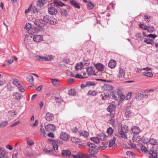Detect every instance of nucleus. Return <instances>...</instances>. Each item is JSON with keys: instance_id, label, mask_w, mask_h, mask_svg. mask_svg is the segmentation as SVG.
Returning <instances> with one entry per match:
<instances>
[{"instance_id": "nucleus-52", "label": "nucleus", "mask_w": 158, "mask_h": 158, "mask_svg": "<svg viewBox=\"0 0 158 158\" xmlns=\"http://www.w3.org/2000/svg\"><path fill=\"white\" fill-rule=\"evenodd\" d=\"M143 34L144 35H145L146 36H148L149 37H151L153 39L155 38L157 36V35H156L153 34H150L147 35L145 34L144 32H143Z\"/></svg>"}, {"instance_id": "nucleus-19", "label": "nucleus", "mask_w": 158, "mask_h": 158, "mask_svg": "<svg viewBox=\"0 0 158 158\" xmlns=\"http://www.w3.org/2000/svg\"><path fill=\"white\" fill-rule=\"evenodd\" d=\"M13 95L14 96V98L18 100H20L22 97L21 94L19 93L14 92Z\"/></svg>"}, {"instance_id": "nucleus-60", "label": "nucleus", "mask_w": 158, "mask_h": 158, "mask_svg": "<svg viewBox=\"0 0 158 158\" xmlns=\"http://www.w3.org/2000/svg\"><path fill=\"white\" fill-rule=\"evenodd\" d=\"M6 86L7 87L8 89L10 91L12 90V89L13 88L12 86H11L10 85V84L9 83H7Z\"/></svg>"}, {"instance_id": "nucleus-24", "label": "nucleus", "mask_w": 158, "mask_h": 158, "mask_svg": "<svg viewBox=\"0 0 158 158\" xmlns=\"http://www.w3.org/2000/svg\"><path fill=\"white\" fill-rule=\"evenodd\" d=\"M129 131V128L128 126L126 125H122L121 126V131L125 132H127Z\"/></svg>"}, {"instance_id": "nucleus-36", "label": "nucleus", "mask_w": 158, "mask_h": 158, "mask_svg": "<svg viewBox=\"0 0 158 158\" xmlns=\"http://www.w3.org/2000/svg\"><path fill=\"white\" fill-rule=\"evenodd\" d=\"M35 57L39 60L41 61H46L45 56H43L37 55L35 56Z\"/></svg>"}, {"instance_id": "nucleus-58", "label": "nucleus", "mask_w": 158, "mask_h": 158, "mask_svg": "<svg viewBox=\"0 0 158 158\" xmlns=\"http://www.w3.org/2000/svg\"><path fill=\"white\" fill-rule=\"evenodd\" d=\"M53 146L55 152H58V147L57 145L55 144V143H53Z\"/></svg>"}, {"instance_id": "nucleus-47", "label": "nucleus", "mask_w": 158, "mask_h": 158, "mask_svg": "<svg viewBox=\"0 0 158 158\" xmlns=\"http://www.w3.org/2000/svg\"><path fill=\"white\" fill-rule=\"evenodd\" d=\"M142 70H145L146 71H150L151 70V69L148 68V67H147L146 68H143L142 69H140L139 68H137V70L136 71L137 72H139Z\"/></svg>"}, {"instance_id": "nucleus-7", "label": "nucleus", "mask_w": 158, "mask_h": 158, "mask_svg": "<svg viewBox=\"0 0 158 158\" xmlns=\"http://www.w3.org/2000/svg\"><path fill=\"white\" fill-rule=\"evenodd\" d=\"M48 11L50 15H55L57 14L58 11L55 7L51 6L49 7Z\"/></svg>"}, {"instance_id": "nucleus-12", "label": "nucleus", "mask_w": 158, "mask_h": 158, "mask_svg": "<svg viewBox=\"0 0 158 158\" xmlns=\"http://www.w3.org/2000/svg\"><path fill=\"white\" fill-rule=\"evenodd\" d=\"M33 40L35 42H39L43 41V38L42 36L40 35H35L34 36Z\"/></svg>"}, {"instance_id": "nucleus-64", "label": "nucleus", "mask_w": 158, "mask_h": 158, "mask_svg": "<svg viewBox=\"0 0 158 158\" xmlns=\"http://www.w3.org/2000/svg\"><path fill=\"white\" fill-rule=\"evenodd\" d=\"M135 36L139 38H142L143 37L142 36V34H141V33H137L135 34Z\"/></svg>"}, {"instance_id": "nucleus-27", "label": "nucleus", "mask_w": 158, "mask_h": 158, "mask_svg": "<svg viewBox=\"0 0 158 158\" xmlns=\"http://www.w3.org/2000/svg\"><path fill=\"white\" fill-rule=\"evenodd\" d=\"M100 141L101 140H105L106 139V136L105 135L102 133L98 134L97 135Z\"/></svg>"}, {"instance_id": "nucleus-11", "label": "nucleus", "mask_w": 158, "mask_h": 158, "mask_svg": "<svg viewBox=\"0 0 158 158\" xmlns=\"http://www.w3.org/2000/svg\"><path fill=\"white\" fill-rule=\"evenodd\" d=\"M48 0H38L37 2V5L40 7H43Z\"/></svg>"}, {"instance_id": "nucleus-63", "label": "nucleus", "mask_w": 158, "mask_h": 158, "mask_svg": "<svg viewBox=\"0 0 158 158\" xmlns=\"http://www.w3.org/2000/svg\"><path fill=\"white\" fill-rule=\"evenodd\" d=\"M27 143L28 145L30 146L34 144V141L31 140H30V141H27Z\"/></svg>"}, {"instance_id": "nucleus-29", "label": "nucleus", "mask_w": 158, "mask_h": 158, "mask_svg": "<svg viewBox=\"0 0 158 158\" xmlns=\"http://www.w3.org/2000/svg\"><path fill=\"white\" fill-rule=\"evenodd\" d=\"M149 142L150 144L152 145H156L158 143L157 140L152 138H150Z\"/></svg>"}, {"instance_id": "nucleus-42", "label": "nucleus", "mask_w": 158, "mask_h": 158, "mask_svg": "<svg viewBox=\"0 0 158 158\" xmlns=\"http://www.w3.org/2000/svg\"><path fill=\"white\" fill-rule=\"evenodd\" d=\"M46 61H50L53 59L52 55H48L45 56Z\"/></svg>"}, {"instance_id": "nucleus-55", "label": "nucleus", "mask_w": 158, "mask_h": 158, "mask_svg": "<svg viewBox=\"0 0 158 158\" xmlns=\"http://www.w3.org/2000/svg\"><path fill=\"white\" fill-rule=\"evenodd\" d=\"M144 20L146 22H148L150 21L151 17L150 16H148L147 15H144Z\"/></svg>"}, {"instance_id": "nucleus-54", "label": "nucleus", "mask_w": 158, "mask_h": 158, "mask_svg": "<svg viewBox=\"0 0 158 158\" xmlns=\"http://www.w3.org/2000/svg\"><path fill=\"white\" fill-rule=\"evenodd\" d=\"M113 130L112 128L110 127L107 130L106 132L109 135H111L113 133Z\"/></svg>"}, {"instance_id": "nucleus-17", "label": "nucleus", "mask_w": 158, "mask_h": 158, "mask_svg": "<svg viewBox=\"0 0 158 158\" xmlns=\"http://www.w3.org/2000/svg\"><path fill=\"white\" fill-rule=\"evenodd\" d=\"M87 72L89 75H96L93 68L91 67H88L87 68Z\"/></svg>"}, {"instance_id": "nucleus-1", "label": "nucleus", "mask_w": 158, "mask_h": 158, "mask_svg": "<svg viewBox=\"0 0 158 158\" xmlns=\"http://www.w3.org/2000/svg\"><path fill=\"white\" fill-rule=\"evenodd\" d=\"M43 20L44 22L50 24H54L56 23L57 20L53 17L46 15L44 16Z\"/></svg>"}, {"instance_id": "nucleus-30", "label": "nucleus", "mask_w": 158, "mask_h": 158, "mask_svg": "<svg viewBox=\"0 0 158 158\" xmlns=\"http://www.w3.org/2000/svg\"><path fill=\"white\" fill-rule=\"evenodd\" d=\"M104 88L107 91H110L113 89V87L108 84H106L104 85Z\"/></svg>"}, {"instance_id": "nucleus-5", "label": "nucleus", "mask_w": 158, "mask_h": 158, "mask_svg": "<svg viewBox=\"0 0 158 158\" xmlns=\"http://www.w3.org/2000/svg\"><path fill=\"white\" fill-rule=\"evenodd\" d=\"M117 77L121 80H124L125 78V70L122 69H120Z\"/></svg>"}, {"instance_id": "nucleus-41", "label": "nucleus", "mask_w": 158, "mask_h": 158, "mask_svg": "<svg viewBox=\"0 0 158 158\" xmlns=\"http://www.w3.org/2000/svg\"><path fill=\"white\" fill-rule=\"evenodd\" d=\"M76 91L74 89H72L69 91V95L74 96L76 94Z\"/></svg>"}, {"instance_id": "nucleus-37", "label": "nucleus", "mask_w": 158, "mask_h": 158, "mask_svg": "<svg viewBox=\"0 0 158 158\" xmlns=\"http://www.w3.org/2000/svg\"><path fill=\"white\" fill-rule=\"evenodd\" d=\"M27 81L31 84H32L33 83L34 78L32 76L29 75L27 77Z\"/></svg>"}, {"instance_id": "nucleus-33", "label": "nucleus", "mask_w": 158, "mask_h": 158, "mask_svg": "<svg viewBox=\"0 0 158 158\" xmlns=\"http://www.w3.org/2000/svg\"><path fill=\"white\" fill-rule=\"evenodd\" d=\"M90 139L92 141L94 142L95 143H98L100 142V140L98 136L91 137Z\"/></svg>"}, {"instance_id": "nucleus-18", "label": "nucleus", "mask_w": 158, "mask_h": 158, "mask_svg": "<svg viewBox=\"0 0 158 158\" xmlns=\"http://www.w3.org/2000/svg\"><path fill=\"white\" fill-rule=\"evenodd\" d=\"M116 65V61L113 60H110L108 63V66L111 69L114 68Z\"/></svg>"}, {"instance_id": "nucleus-26", "label": "nucleus", "mask_w": 158, "mask_h": 158, "mask_svg": "<svg viewBox=\"0 0 158 158\" xmlns=\"http://www.w3.org/2000/svg\"><path fill=\"white\" fill-rule=\"evenodd\" d=\"M88 152L92 155L97 154L98 152V151L96 148H89Z\"/></svg>"}, {"instance_id": "nucleus-34", "label": "nucleus", "mask_w": 158, "mask_h": 158, "mask_svg": "<svg viewBox=\"0 0 158 158\" xmlns=\"http://www.w3.org/2000/svg\"><path fill=\"white\" fill-rule=\"evenodd\" d=\"M144 42L148 44H154V41L152 39L145 38Z\"/></svg>"}, {"instance_id": "nucleus-10", "label": "nucleus", "mask_w": 158, "mask_h": 158, "mask_svg": "<svg viewBox=\"0 0 158 158\" xmlns=\"http://www.w3.org/2000/svg\"><path fill=\"white\" fill-rule=\"evenodd\" d=\"M131 108V106H127L126 107V111L125 112V116L126 118H129L130 116H131V111L130 110H129V108Z\"/></svg>"}, {"instance_id": "nucleus-56", "label": "nucleus", "mask_w": 158, "mask_h": 158, "mask_svg": "<svg viewBox=\"0 0 158 158\" xmlns=\"http://www.w3.org/2000/svg\"><path fill=\"white\" fill-rule=\"evenodd\" d=\"M17 87L19 89V90L20 92H23L25 91L24 88L21 84L19 85Z\"/></svg>"}, {"instance_id": "nucleus-45", "label": "nucleus", "mask_w": 158, "mask_h": 158, "mask_svg": "<svg viewBox=\"0 0 158 158\" xmlns=\"http://www.w3.org/2000/svg\"><path fill=\"white\" fill-rule=\"evenodd\" d=\"M71 141L74 143H79L80 141V140L78 138L75 137H73L71 138Z\"/></svg>"}, {"instance_id": "nucleus-8", "label": "nucleus", "mask_w": 158, "mask_h": 158, "mask_svg": "<svg viewBox=\"0 0 158 158\" xmlns=\"http://www.w3.org/2000/svg\"><path fill=\"white\" fill-rule=\"evenodd\" d=\"M52 4L55 6H65V4L59 0H54Z\"/></svg>"}, {"instance_id": "nucleus-23", "label": "nucleus", "mask_w": 158, "mask_h": 158, "mask_svg": "<svg viewBox=\"0 0 158 158\" xmlns=\"http://www.w3.org/2000/svg\"><path fill=\"white\" fill-rule=\"evenodd\" d=\"M116 108V106L115 105L113 104H111L107 108V110L110 112H111L112 111H114Z\"/></svg>"}, {"instance_id": "nucleus-22", "label": "nucleus", "mask_w": 158, "mask_h": 158, "mask_svg": "<svg viewBox=\"0 0 158 158\" xmlns=\"http://www.w3.org/2000/svg\"><path fill=\"white\" fill-rule=\"evenodd\" d=\"M126 132L122 131H119L118 132V136L120 137L123 138L125 139L127 138V135L126 134Z\"/></svg>"}, {"instance_id": "nucleus-2", "label": "nucleus", "mask_w": 158, "mask_h": 158, "mask_svg": "<svg viewBox=\"0 0 158 158\" xmlns=\"http://www.w3.org/2000/svg\"><path fill=\"white\" fill-rule=\"evenodd\" d=\"M24 29L28 31L29 34H33L35 33L38 31V29L35 28H32L31 27V25L29 23H27L24 27Z\"/></svg>"}, {"instance_id": "nucleus-46", "label": "nucleus", "mask_w": 158, "mask_h": 158, "mask_svg": "<svg viewBox=\"0 0 158 158\" xmlns=\"http://www.w3.org/2000/svg\"><path fill=\"white\" fill-rule=\"evenodd\" d=\"M61 15L62 16L66 17L68 15V12L67 10L63 9L60 11Z\"/></svg>"}, {"instance_id": "nucleus-3", "label": "nucleus", "mask_w": 158, "mask_h": 158, "mask_svg": "<svg viewBox=\"0 0 158 158\" xmlns=\"http://www.w3.org/2000/svg\"><path fill=\"white\" fill-rule=\"evenodd\" d=\"M35 24L39 27H42L45 25V23L44 20L42 19H36L34 22Z\"/></svg>"}, {"instance_id": "nucleus-62", "label": "nucleus", "mask_w": 158, "mask_h": 158, "mask_svg": "<svg viewBox=\"0 0 158 158\" xmlns=\"http://www.w3.org/2000/svg\"><path fill=\"white\" fill-rule=\"evenodd\" d=\"M21 123L20 121H18L17 122H16L15 123H14L12 124L10 126V127H12L17 125L18 124L20 123Z\"/></svg>"}, {"instance_id": "nucleus-4", "label": "nucleus", "mask_w": 158, "mask_h": 158, "mask_svg": "<svg viewBox=\"0 0 158 158\" xmlns=\"http://www.w3.org/2000/svg\"><path fill=\"white\" fill-rule=\"evenodd\" d=\"M69 135L65 132H62L60 134V138L64 141L68 140L69 139Z\"/></svg>"}, {"instance_id": "nucleus-35", "label": "nucleus", "mask_w": 158, "mask_h": 158, "mask_svg": "<svg viewBox=\"0 0 158 158\" xmlns=\"http://www.w3.org/2000/svg\"><path fill=\"white\" fill-rule=\"evenodd\" d=\"M147 71L143 73V75L144 76H147L148 77H152L153 75V73L151 72H149V71Z\"/></svg>"}, {"instance_id": "nucleus-61", "label": "nucleus", "mask_w": 158, "mask_h": 158, "mask_svg": "<svg viewBox=\"0 0 158 158\" xmlns=\"http://www.w3.org/2000/svg\"><path fill=\"white\" fill-rule=\"evenodd\" d=\"M85 154L82 153H79L78 155L79 158H84Z\"/></svg>"}, {"instance_id": "nucleus-31", "label": "nucleus", "mask_w": 158, "mask_h": 158, "mask_svg": "<svg viewBox=\"0 0 158 158\" xmlns=\"http://www.w3.org/2000/svg\"><path fill=\"white\" fill-rule=\"evenodd\" d=\"M101 96H102V99L103 100L108 99L110 97L109 94L107 93H105L103 94H102Z\"/></svg>"}, {"instance_id": "nucleus-50", "label": "nucleus", "mask_w": 158, "mask_h": 158, "mask_svg": "<svg viewBox=\"0 0 158 158\" xmlns=\"http://www.w3.org/2000/svg\"><path fill=\"white\" fill-rule=\"evenodd\" d=\"M8 123L7 121H5L0 123V127H3L6 126Z\"/></svg>"}, {"instance_id": "nucleus-39", "label": "nucleus", "mask_w": 158, "mask_h": 158, "mask_svg": "<svg viewBox=\"0 0 158 158\" xmlns=\"http://www.w3.org/2000/svg\"><path fill=\"white\" fill-rule=\"evenodd\" d=\"M97 94L98 93L95 91L91 90L88 92L87 95L95 96H96Z\"/></svg>"}, {"instance_id": "nucleus-40", "label": "nucleus", "mask_w": 158, "mask_h": 158, "mask_svg": "<svg viewBox=\"0 0 158 158\" xmlns=\"http://www.w3.org/2000/svg\"><path fill=\"white\" fill-rule=\"evenodd\" d=\"M86 144L88 147L90 148H96L97 147V146L93 143H89L88 142Z\"/></svg>"}, {"instance_id": "nucleus-44", "label": "nucleus", "mask_w": 158, "mask_h": 158, "mask_svg": "<svg viewBox=\"0 0 158 158\" xmlns=\"http://www.w3.org/2000/svg\"><path fill=\"white\" fill-rule=\"evenodd\" d=\"M51 82L52 83V84L55 86H56L57 85H58L59 83L58 80L56 79H51Z\"/></svg>"}, {"instance_id": "nucleus-49", "label": "nucleus", "mask_w": 158, "mask_h": 158, "mask_svg": "<svg viewBox=\"0 0 158 158\" xmlns=\"http://www.w3.org/2000/svg\"><path fill=\"white\" fill-rule=\"evenodd\" d=\"M116 139L114 137L112 139H111L109 143V146L111 147L115 143Z\"/></svg>"}, {"instance_id": "nucleus-20", "label": "nucleus", "mask_w": 158, "mask_h": 158, "mask_svg": "<svg viewBox=\"0 0 158 158\" xmlns=\"http://www.w3.org/2000/svg\"><path fill=\"white\" fill-rule=\"evenodd\" d=\"M71 154V152L68 150H63L62 152V155L64 157H67L69 156Z\"/></svg>"}, {"instance_id": "nucleus-43", "label": "nucleus", "mask_w": 158, "mask_h": 158, "mask_svg": "<svg viewBox=\"0 0 158 158\" xmlns=\"http://www.w3.org/2000/svg\"><path fill=\"white\" fill-rule=\"evenodd\" d=\"M8 114L9 116L10 117H14L16 115V112L14 110L9 111Z\"/></svg>"}, {"instance_id": "nucleus-6", "label": "nucleus", "mask_w": 158, "mask_h": 158, "mask_svg": "<svg viewBox=\"0 0 158 158\" xmlns=\"http://www.w3.org/2000/svg\"><path fill=\"white\" fill-rule=\"evenodd\" d=\"M56 126L53 124H48L45 127V129L48 131H53L56 130Z\"/></svg>"}, {"instance_id": "nucleus-25", "label": "nucleus", "mask_w": 158, "mask_h": 158, "mask_svg": "<svg viewBox=\"0 0 158 158\" xmlns=\"http://www.w3.org/2000/svg\"><path fill=\"white\" fill-rule=\"evenodd\" d=\"M83 67V63L80 62L79 64H77L75 66V69L76 70H81Z\"/></svg>"}, {"instance_id": "nucleus-21", "label": "nucleus", "mask_w": 158, "mask_h": 158, "mask_svg": "<svg viewBox=\"0 0 158 158\" xmlns=\"http://www.w3.org/2000/svg\"><path fill=\"white\" fill-rule=\"evenodd\" d=\"M78 133L80 136H82L85 137H86L89 135L87 131L84 130H80L78 131Z\"/></svg>"}, {"instance_id": "nucleus-9", "label": "nucleus", "mask_w": 158, "mask_h": 158, "mask_svg": "<svg viewBox=\"0 0 158 158\" xmlns=\"http://www.w3.org/2000/svg\"><path fill=\"white\" fill-rule=\"evenodd\" d=\"M45 118L47 121H52L54 119L53 115L50 113L47 112L46 114Z\"/></svg>"}, {"instance_id": "nucleus-57", "label": "nucleus", "mask_w": 158, "mask_h": 158, "mask_svg": "<svg viewBox=\"0 0 158 158\" xmlns=\"http://www.w3.org/2000/svg\"><path fill=\"white\" fill-rule=\"evenodd\" d=\"M13 83L15 85L17 86V87L19 85H20L19 82V81L16 79H14Z\"/></svg>"}, {"instance_id": "nucleus-53", "label": "nucleus", "mask_w": 158, "mask_h": 158, "mask_svg": "<svg viewBox=\"0 0 158 158\" xmlns=\"http://www.w3.org/2000/svg\"><path fill=\"white\" fill-rule=\"evenodd\" d=\"M75 77L76 78H78L81 79H84L87 77H83V76L81 74H77L75 76Z\"/></svg>"}, {"instance_id": "nucleus-32", "label": "nucleus", "mask_w": 158, "mask_h": 158, "mask_svg": "<svg viewBox=\"0 0 158 158\" xmlns=\"http://www.w3.org/2000/svg\"><path fill=\"white\" fill-rule=\"evenodd\" d=\"M40 134L44 137L46 136V134L44 128L43 126L41 125L40 128Z\"/></svg>"}, {"instance_id": "nucleus-38", "label": "nucleus", "mask_w": 158, "mask_h": 158, "mask_svg": "<svg viewBox=\"0 0 158 158\" xmlns=\"http://www.w3.org/2000/svg\"><path fill=\"white\" fill-rule=\"evenodd\" d=\"M2 149L0 151V157L1 158L4 157L5 156H6V151L5 149L2 150V148H1Z\"/></svg>"}, {"instance_id": "nucleus-14", "label": "nucleus", "mask_w": 158, "mask_h": 158, "mask_svg": "<svg viewBox=\"0 0 158 158\" xmlns=\"http://www.w3.org/2000/svg\"><path fill=\"white\" fill-rule=\"evenodd\" d=\"M94 66L97 70L100 71H103L104 68L103 64L99 63L94 64Z\"/></svg>"}, {"instance_id": "nucleus-13", "label": "nucleus", "mask_w": 158, "mask_h": 158, "mask_svg": "<svg viewBox=\"0 0 158 158\" xmlns=\"http://www.w3.org/2000/svg\"><path fill=\"white\" fill-rule=\"evenodd\" d=\"M158 153V150H156L155 151L154 150H152L150 152L151 155L149 156L150 158H158L157 154Z\"/></svg>"}, {"instance_id": "nucleus-51", "label": "nucleus", "mask_w": 158, "mask_h": 158, "mask_svg": "<svg viewBox=\"0 0 158 158\" xmlns=\"http://www.w3.org/2000/svg\"><path fill=\"white\" fill-rule=\"evenodd\" d=\"M96 83L92 81H89L86 83V85L87 87H89L91 86H95L96 85Z\"/></svg>"}, {"instance_id": "nucleus-15", "label": "nucleus", "mask_w": 158, "mask_h": 158, "mask_svg": "<svg viewBox=\"0 0 158 158\" xmlns=\"http://www.w3.org/2000/svg\"><path fill=\"white\" fill-rule=\"evenodd\" d=\"M132 132L134 134H137L140 132V129L138 127L134 126L131 128Z\"/></svg>"}, {"instance_id": "nucleus-28", "label": "nucleus", "mask_w": 158, "mask_h": 158, "mask_svg": "<svg viewBox=\"0 0 158 158\" xmlns=\"http://www.w3.org/2000/svg\"><path fill=\"white\" fill-rule=\"evenodd\" d=\"M139 27L144 30H147L148 31H149L150 30V27L146 25H145L143 24H140L139 25Z\"/></svg>"}, {"instance_id": "nucleus-16", "label": "nucleus", "mask_w": 158, "mask_h": 158, "mask_svg": "<svg viewBox=\"0 0 158 158\" xmlns=\"http://www.w3.org/2000/svg\"><path fill=\"white\" fill-rule=\"evenodd\" d=\"M69 2L70 4L73 6H74L75 8L78 9H80V6L79 4L76 1L73 0H70L69 1Z\"/></svg>"}, {"instance_id": "nucleus-48", "label": "nucleus", "mask_w": 158, "mask_h": 158, "mask_svg": "<svg viewBox=\"0 0 158 158\" xmlns=\"http://www.w3.org/2000/svg\"><path fill=\"white\" fill-rule=\"evenodd\" d=\"M87 6L88 9L90 10L92 9L94 6V4L91 2H89L87 4Z\"/></svg>"}, {"instance_id": "nucleus-59", "label": "nucleus", "mask_w": 158, "mask_h": 158, "mask_svg": "<svg viewBox=\"0 0 158 158\" xmlns=\"http://www.w3.org/2000/svg\"><path fill=\"white\" fill-rule=\"evenodd\" d=\"M55 99L56 102L57 103H60L62 101V100L61 98L58 97H56L55 98Z\"/></svg>"}]
</instances>
